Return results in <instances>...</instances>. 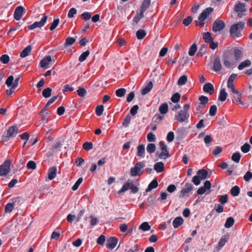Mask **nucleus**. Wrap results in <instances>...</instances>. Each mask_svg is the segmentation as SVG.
<instances>
[{
    "instance_id": "23",
    "label": "nucleus",
    "mask_w": 252,
    "mask_h": 252,
    "mask_svg": "<svg viewBox=\"0 0 252 252\" xmlns=\"http://www.w3.org/2000/svg\"><path fill=\"white\" fill-rule=\"evenodd\" d=\"M153 86V82L150 81L147 83L145 87L141 90V94L144 95L148 94L152 90Z\"/></svg>"
},
{
    "instance_id": "3",
    "label": "nucleus",
    "mask_w": 252,
    "mask_h": 252,
    "mask_svg": "<svg viewBox=\"0 0 252 252\" xmlns=\"http://www.w3.org/2000/svg\"><path fill=\"white\" fill-rule=\"evenodd\" d=\"M18 132V128L16 126L9 127L7 130L6 135L4 134L2 136V140L3 142L8 141L9 138L15 137Z\"/></svg>"
},
{
    "instance_id": "19",
    "label": "nucleus",
    "mask_w": 252,
    "mask_h": 252,
    "mask_svg": "<svg viewBox=\"0 0 252 252\" xmlns=\"http://www.w3.org/2000/svg\"><path fill=\"white\" fill-rule=\"evenodd\" d=\"M52 58L50 56H47L43 58L40 62V65L41 67L47 68V65L51 61Z\"/></svg>"
},
{
    "instance_id": "27",
    "label": "nucleus",
    "mask_w": 252,
    "mask_h": 252,
    "mask_svg": "<svg viewBox=\"0 0 252 252\" xmlns=\"http://www.w3.org/2000/svg\"><path fill=\"white\" fill-rule=\"evenodd\" d=\"M154 168L158 173H160L164 169V163L161 161L158 162L155 164Z\"/></svg>"
},
{
    "instance_id": "63",
    "label": "nucleus",
    "mask_w": 252,
    "mask_h": 252,
    "mask_svg": "<svg viewBox=\"0 0 252 252\" xmlns=\"http://www.w3.org/2000/svg\"><path fill=\"white\" fill-rule=\"evenodd\" d=\"M14 81V77L12 75H10L8 76V77L7 78L6 81H5V84L7 85V87H9L12 86L13 82Z\"/></svg>"
},
{
    "instance_id": "36",
    "label": "nucleus",
    "mask_w": 252,
    "mask_h": 252,
    "mask_svg": "<svg viewBox=\"0 0 252 252\" xmlns=\"http://www.w3.org/2000/svg\"><path fill=\"white\" fill-rule=\"evenodd\" d=\"M234 223V220L233 218L232 217H229L227 218L224 224V226L226 228H230L233 225Z\"/></svg>"
},
{
    "instance_id": "43",
    "label": "nucleus",
    "mask_w": 252,
    "mask_h": 252,
    "mask_svg": "<svg viewBox=\"0 0 252 252\" xmlns=\"http://www.w3.org/2000/svg\"><path fill=\"white\" fill-rule=\"evenodd\" d=\"M126 93V89L124 88H120L117 89L115 92L117 96L122 97L125 95Z\"/></svg>"
},
{
    "instance_id": "47",
    "label": "nucleus",
    "mask_w": 252,
    "mask_h": 252,
    "mask_svg": "<svg viewBox=\"0 0 252 252\" xmlns=\"http://www.w3.org/2000/svg\"><path fill=\"white\" fill-rule=\"evenodd\" d=\"M10 60L9 57L7 54H3L0 57V61L3 64H7Z\"/></svg>"
},
{
    "instance_id": "54",
    "label": "nucleus",
    "mask_w": 252,
    "mask_h": 252,
    "mask_svg": "<svg viewBox=\"0 0 252 252\" xmlns=\"http://www.w3.org/2000/svg\"><path fill=\"white\" fill-rule=\"evenodd\" d=\"M59 22H60L59 18L55 19L54 20L53 22L51 24V25L50 27V31L54 30L57 28L58 25H59Z\"/></svg>"
},
{
    "instance_id": "6",
    "label": "nucleus",
    "mask_w": 252,
    "mask_h": 252,
    "mask_svg": "<svg viewBox=\"0 0 252 252\" xmlns=\"http://www.w3.org/2000/svg\"><path fill=\"white\" fill-rule=\"evenodd\" d=\"M225 26L224 22L222 20L217 19L213 23L212 31L217 32L222 30Z\"/></svg>"
},
{
    "instance_id": "20",
    "label": "nucleus",
    "mask_w": 252,
    "mask_h": 252,
    "mask_svg": "<svg viewBox=\"0 0 252 252\" xmlns=\"http://www.w3.org/2000/svg\"><path fill=\"white\" fill-rule=\"evenodd\" d=\"M76 41V38L72 37H68L65 39V42L63 44V47H60V50H63V48L67 47L69 46L73 45Z\"/></svg>"
},
{
    "instance_id": "35",
    "label": "nucleus",
    "mask_w": 252,
    "mask_h": 252,
    "mask_svg": "<svg viewBox=\"0 0 252 252\" xmlns=\"http://www.w3.org/2000/svg\"><path fill=\"white\" fill-rule=\"evenodd\" d=\"M236 94V95L233 96V100H234L236 102L242 105L246 104L241 100L242 94L239 92L238 94Z\"/></svg>"
},
{
    "instance_id": "40",
    "label": "nucleus",
    "mask_w": 252,
    "mask_h": 252,
    "mask_svg": "<svg viewBox=\"0 0 252 252\" xmlns=\"http://www.w3.org/2000/svg\"><path fill=\"white\" fill-rule=\"evenodd\" d=\"M51 93L52 89L48 87L43 90L42 94L45 98H48L51 96Z\"/></svg>"
},
{
    "instance_id": "33",
    "label": "nucleus",
    "mask_w": 252,
    "mask_h": 252,
    "mask_svg": "<svg viewBox=\"0 0 252 252\" xmlns=\"http://www.w3.org/2000/svg\"><path fill=\"white\" fill-rule=\"evenodd\" d=\"M147 152L149 154H151L154 153L156 150V145L154 143L148 144L146 148Z\"/></svg>"
},
{
    "instance_id": "15",
    "label": "nucleus",
    "mask_w": 252,
    "mask_h": 252,
    "mask_svg": "<svg viewBox=\"0 0 252 252\" xmlns=\"http://www.w3.org/2000/svg\"><path fill=\"white\" fill-rule=\"evenodd\" d=\"M196 175L202 180L210 177L207 171L204 169H201L197 171Z\"/></svg>"
},
{
    "instance_id": "50",
    "label": "nucleus",
    "mask_w": 252,
    "mask_h": 252,
    "mask_svg": "<svg viewBox=\"0 0 252 252\" xmlns=\"http://www.w3.org/2000/svg\"><path fill=\"white\" fill-rule=\"evenodd\" d=\"M203 38L206 43H208L213 39L211 33L209 32H204L203 34Z\"/></svg>"
},
{
    "instance_id": "10",
    "label": "nucleus",
    "mask_w": 252,
    "mask_h": 252,
    "mask_svg": "<svg viewBox=\"0 0 252 252\" xmlns=\"http://www.w3.org/2000/svg\"><path fill=\"white\" fill-rule=\"evenodd\" d=\"M118 239L116 237H110L107 239L106 246L107 248L112 250L117 244Z\"/></svg>"
},
{
    "instance_id": "26",
    "label": "nucleus",
    "mask_w": 252,
    "mask_h": 252,
    "mask_svg": "<svg viewBox=\"0 0 252 252\" xmlns=\"http://www.w3.org/2000/svg\"><path fill=\"white\" fill-rule=\"evenodd\" d=\"M183 222V219L181 217H178L173 220L172 224L175 228H177L182 224Z\"/></svg>"
},
{
    "instance_id": "8",
    "label": "nucleus",
    "mask_w": 252,
    "mask_h": 252,
    "mask_svg": "<svg viewBox=\"0 0 252 252\" xmlns=\"http://www.w3.org/2000/svg\"><path fill=\"white\" fill-rule=\"evenodd\" d=\"M26 12L25 8L22 6H18L14 11V18L15 20L18 21L21 19L22 16Z\"/></svg>"
},
{
    "instance_id": "14",
    "label": "nucleus",
    "mask_w": 252,
    "mask_h": 252,
    "mask_svg": "<svg viewBox=\"0 0 252 252\" xmlns=\"http://www.w3.org/2000/svg\"><path fill=\"white\" fill-rule=\"evenodd\" d=\"M193 188L192 185L191 183H186L185 186V188H183L181 191V194L180 197H183L185 194L189 193Z\"/></svg>"
},
{
    "instance_id": "37",
    "label": "nucleus",
    "mask_w": 252,
    "mask_h": 252,
    "mask_svg": "<svg viewBox=\"0 0 252 252\" xmlns=\"http://www.w3.org/2000/svg\"><path fill=\"white\" fill-rule=\"evenodd\" d=\"M146 35V32L144 30H138L136 32V37L138 39H142Z\"/></svg>"
},
{
    "instance_id": "7",
    "label": "nucleus",
    "mask_w": 252,
    "mask_h": 252,
    "mask_svg": "<svg viewBox=\"0 0 252 252\" xmlns=\"http://www.w3.org/2000/svg\"><path fill=\"white\" fill-rule=\"evenodd\" d=\"M189 117V114H187L182 110H180L175 115V119L180 123H183L188 121Z\"/></svg>"
},
{
    "instance_id": "45",
    "label": "nucleus",
    "mask_w": 252,
    "mask_h": 252,
    "mask_svg": "<svg viewBox=\"0 0 252 252\" xmlns=\"http://www.w3.org/2000/svg\"><path fill=\"white\" fill-rule=\"evenodd\" d=\"M197 50V45L195 43H193L189 48V55L190 56H193L195 55Z\"/></svg>"
},
{
    "instance_id": "42",
    "label": "nucleus",
    "mask_w": 252,
    "mask_h": 252,
    "mask_svg": "<svg viewBox=\"0 0 252 252\" xmlns=\"http://www.w3.org/2000/svg\"><path fill=\"white\" fill-rule=\"evenodd\" d=\"M187 80L188 77L186 75H183L179 78L177 84L179 86H183L186 84Z\"/></svg>"
},
{
    "instance_id": "17",
    "label": "nucleus",
    "mask_w": 252,
    "mask_h": 252,
    "mask_svg": "<svg viewBox=\"0 0 252 252\" xmlns=\"http://www.w3.org/2000/svg\"><path fill=\"white\" fill-rule=\"evenodd\" d=\"M203 91L210 94H213L214 92L213 85L210 83H206L203 87Z\"/></svg>"
},
{
    "instance_id": "64",
    "label": "nucleus",
    "mask_w": 252,
    "mask_h": 252,
    "mask_svg": "<svg viewBox=\"0 0 252 252\" xmlns=\"http://www.w3.org/2000/svg\"><path fill=\"white\" fill-rule=\"evenodd\" d=\"M217 111V107L216 105L211 106L209 109V115L211 116H214L216 115Z\"/></svg>"
},
{
    "instance_id": "49",
    "label": "nucleus",
    "mask_w": 252,
    "mask_h": 252,
    "mask_svg": "<svg viewBox=\"0 0 252 252\" xmlns=\"http://www.w3.org/2000/svg\"><path fill=\"white\" fill-rule=\"evenodd\" d=\"M244 6H245V3L239 2L235 5L234 10L236 12H242V9L244 8Z\"/></svg>"
},
{
    "instance_id": "38",
    "label": "nucleus",
    "mask_w": 252,
    "mask_h": 252,
    "mask_svg": "<svg viewBox=\"0 0 252 252\" xmlns=\"http://www.w3.org/2000/svg\"><path fill=\"white\" fill-rule=\"evenodd\" d=\"M90 51L87 50V51L83 52L78 58V60L80 62H83L85 61L88 56L90 55Z\"/></svg>"
},
{
    "instance_id": "48",
    "label": "nucleus",
    "mask_w": 252,
    "mask_h": 252,
    "mask_svg": "<svg viewBox=\"0 0 252 252\" xmlns=\"http://www.w3.org/2000/svg\"><path fill=\"white\" fill-rule=\"evenodd\" d=\"M241 158V155L239 152H236L232 154L231 159L236 163H238Z\"/></svg>"
},
{
    "instance_id": "34",
    "label": "nucleus",
    "mask_w": 252,
    "mask_h": 252,
    "mask_svg": "<svg viewBox=\"0 0 252 252\" xmlns=\"http://www.w3.org/2000/svg\"><path fill=\"white\" fill-rule=\"evenodd\" d=\"M233 53L235 58L236 60H239L242 57L243 53L242 51L238 48H234Z\"/></svg>"
},
{
    "instance_id": "28",
    "label": "nucleus",
    "mask_w": 252,
    "mask_h": 252,
    "mask_svg": "<svg viewBox=\"0 0 252 252\" xmlns=\"http://www.w3.org/2000/svg\"><path fill=\"white\" fill-rule=\"evenodd\" d=\"M32 49V47L31 45H28L26 48H25L20 53V57L21 58H25L27 56H28L30 52H31V50Z\"/></svg>"
},
{
    "instance_id": "61",
    "label": "nucleus",
    "mask_w": 252,
    "mask_h": 252,
    "mask_svg": "<svg viewBox=\"0 0 252 252\" xmlns=\"http://www.w3.org/2000/svg\"><path fill=\"white\" fill-rule=\"evenodd\" d=\"M201 180L199 177L196 175L193 177L191 181L195 186H198L200 185Z\"/></svg>"
},
{
    "instance_id": "51",
    "label": "nucleus",
    "mask_w": 252,
    "mask_h": 252,
    "mask_svg": "<svg viewBox=\"0 0 252 252\" xmlns=\"http://www.w3.org/2000/svg\"><path fill=\"white\" fill-rule=\"evenodd\" d=\"M83 148L86 151H90L93 148V144L91 142H85L83 145Z\"/></svg>"
},
{
    "instance_id": "60",
    "label": "nucleus",
    "mask_w": 252,
    "mask_h": 252,
    "mask_svg": "<svg viewBox=\"0 0 252 252\" xmlns=\"http://www.w3.org/2000/svg\"><path fill=\"white\" fill-rule=\"evenodd\" d=\"M80 17L82 19H84L85 21H88L92 17L91 13L89 12H84L81 15Z\"/></svg>"
},
{
    "instance_id": "41",
    "label": "nucleus",
    "mask_w": 252,
    "mask_h": 252,
    "mask_svg": "<svg viewBox=\"0 0 252 252\" xmlns=\"http://www.w3.org/2000/svg\"><path fill=\"white\" fill-rule=\"evenodd\" d=\"M15 206V205L12 202L7 203L4 208L5 212L11 213L13 210Z\"/></svg>"
},
{
    "instance_id": "16",
    "label": "nucleus",
    "mask_w": 252,
    "mask_h": 252,
    "mask_svg": "<svg viewBox=\"0 0 252 252\" xmlns=\"http://www.w3.org/2000/svg\"><path fill=\"white\" fill-rule=\"evenodd\" d=\"M57 167L53 166L49 168L48 171V177L50 180L54 179L57 175Z\"/></svg>"
},
{
    "instance_id": "1",
    "label": "nucleus",
    "mask_w": 252,
    "mask_h": 252,
    "mask_svg": "<svg viewBox=\"0 0 252 252\" xmlns=\"http://www.w3.org/2000/svg\"><path fill=\"white\" fill-rule=\"evenodd\" d=\"M245 23L244 22H239L233 24L230 28V35L233 37H240L242 36L241 32L244 29Z\"/></svg>"
},
{
    "instance_id": "24",
    "label": "nucleus",
    "mask_w": 252,
    "mask_h": 252,
    "mask_svg": "<svg viewBox=\"0 0 252 252\" xmlns=\"http://www.w3.org/2000/svg\"><path fill=\"white\" fill-rule=\"evenodd\" d=\"M137 149V156L140 158H144L145 157V145L143 144H140L138 146Z\"/></svg>"
},
{
    "instance_id": "62",
    "label": "nucleus",
    "mask_w": 252,
    "mask_h": 252,
    "mask_svg": "<svg viewBox=\"0 0 252 252\" xmlns=\"http://www.w3.org/2000/svg\"><path fill=\"white\" fill-rule=\"evenodd\" d=\"M131 121V117L129 114H127L125 119L123 121V122L122 123L123 126H125V127L128 126V124Z\"/></svg>"
},
{
    "instance_id": "55",
    "label": "nucleus",
    "mask_w": 252,
    "mask_h": 252,
    "mask_svg": "<svg viewBox=\"0 0 252 252\" xmlns=\"http://www.w3.org/2000/svg\"><path fill=\"white\" fill-rule=\"evenodd\" d=\"M77 94L81 97H84L87 94L86 90L83 88L79 87L77 90Z\"/></svg>"
},
{
    "instance_id": "12",
    "label": "nucleus",
    "mask_w": 252,
    "mask_h": 252,
    "mask_svg": "<svg viewBox=\"0 0 252 252\" xmlns=\"http://www.w3.org/2000/svg\"><path fill=\"white\" fill-rule=\"evenodd\" d=\"M213 8L211 7L206 8L199 15V18L201 21H205L209 14L213 11Z\"/></svg>"
},
{
    "instance_id": "13",
    "label": "nucleus",
    "mask_w": 252,
    "mask_h": 252,
    "mask_svg": "<svg viewBox=\"0 0 252 252\" xmlns=\"http://www.w3.org/2000/svg\"><path fill=\"white\" fill-rule=\"evenodd\" d=\"M176 139L178 140L184 139L186 136V129L184 127H179L176 131Z\"/></svg>"
},
{
    "instance_id": "4",
    "label": "nucleus",
    "mask_w": 252,
    "mask_h": 252,
    "mask_svg": "<svg viewBox=\"0 0 252 252\" xmlns=\"http://www.w3.org/2000/svg\"><path fill=\"white\" fill-rule=\"evenodd\" d=\"M48 19V16L44 14L39 21L34 22L32 24L28 26L30 30H32L36 28H41L44 26Z\"/></svg>"
},
{
    "instance_id": "30",
    "label": "nucleus",
    "mask_w": 252,
    "mask_h": 252,
    "mask_svg": "<svg viewBox=\"0 0 252 252\" xmlns=\"http://www.w3.org/2000/svg\"><path fill=\"white\" fill-rule=\"evenodd\" d=\"M251 61L249 60H246L241 62L238 65V68L240 70H243L244 68L247 67L251 65Z\"/></svg>"
},
{
    "instance_id": "46",
    "label": "nucleus",
    "mask_w": 252,
    "mask_h": 252,
    "mask_svg": "<svg viewBox=\"0 0 252 252\" xmlns=\"http://www.w3.org/2000/svg\"><path fill=\"white\" fill-rule=\"evenodd\" d=\"M144 17V13L141 11L139 13L137 12L136 14L134 16L133 19V21L136 24H137L140 20Z\"/></svg>"
},
{
    "instance_id": "29",
    "label": "nucleus",
    "mask_w": 252,
    "mask_h": 252,
    "mask_svg": "<svg viewBox=\"0 0 252 252\" xmlns=\"http://www.w3.org/2000/svg\"><path fill=\"white\" fill-rule=\"evenodd\" d=\"M158 110L161 114H165L168 110V106L166 102H164L160 104Z\"/></svg>"
},
{
    "instance_id": "59",
    "label": "nucleus",
    "mask_w": 252,
    "mask_h": 252,
    "mask_svg": "<svg viewBox=\"0 0 252 252\" xmlns=\"http://www.w3.org/2000/svg\"><path fill=\"white\" fill-rule=\"evenodd\" d=\"M36 167V163L32 160H30L27 164V168L29 169H35Z\"/></svg>"
},
{
    "instance_id": "21",
    "label": "nucleus",
    "mask_w": 252,
    "mask_h": 252,
    "mask_svg": "<svg viewBox=\"0 0 252 252\" xmlns=\"http://www.w3.org/2000/svg\"><path fill=\"white\" fill-rule=\"evenodd\" d=\"M151 0H143L140 7V11L144 13L150 5Z\"/></svg>"
},
{
    "instance_id": "2",
    "label": "nucleus",
    "mask_w": 252,
    "mask_h": 252,
    "mask_svg": "<svg viewBox=\"0 0 252 252\" xmlns=\"http://www.w3.org/2000/svg\"><path fill=\"white\" fill-rule=\"evenodd\" d=\"M145 164L143 161L137 162L133 167L130 169V175L132 177L140 176L143 174L142 169L145 167Z\"/></svg>"
},
{
    "instance_id": "58",
    "label": "nucleus",
    "mask_w": 252,
    "mask_h": 252,
    "mask_svg": "<svg viewBox=\"0 0 252 252\" xmlns=\"http://www.w3.org/2000/svg\"><path fill=\"white\" fill-rule=\"evenodd\" d=\"M199 100L200 101V103L206 106V104L208 102L209 99L206 96L201 95L199 97Z\"/></svg>"
},
{
    "instance_id": "52",
    "label": "nucleus",
    "mask_w": 252,
    "mask_h": 252,
    "mask_svg": "<svg viewBox=\"0 0 252 252\" xmlns=\"http://www.w3.org/2000/svg\"><path fill=\"white\" fill-rule=\"evenodd\" d=\"M180 97L181 96L179 93H176L172 95L171 98V100L173 103H177L180 101Z\"/></svg>"
},
{
    "instance_id": "31",
    "label": "nucleus",
    "mask_w": 252,
    "mask_h": 252,
    "mask_svg": "<svg viewBox=\"0 0 252 252\" xmlns=\"http://www.w3.org/2000/svg\"><path fill=\"white\" fill-rule=\"evenodd\" d=\"M228 95V94L226 92L224 88L222 89L220 92L219 99L221 101H224Z\"/></svg>"
},
{
    "instance_id": "18",
    "label": "nucleus",
    "mask_w": 252,
    "mask_h": 252,
    "mask_svg": "<svg viewBox=\"0 0 252 252\" xmlns=\"http://www.w3.org/2000/svg\"><path fill=\"white\" fill-rule=\"evenodd\" d=\"M158 187V182L157 178L153 179L148 185L147 188L146 189V192H149L152 189L157 188Z\"/></svg>"
},
{
    "instance_id": "11",
    "label": "nucleus",
    "mask_w": 252,
    "mask_h": 252,
    "mask_svg": "<svg viewBox=\"0 0 252 252\" xmlns=\"http://www.w3.org/2000/svg\"><path fill=\"white\" fill-rule=\"evenodd\" d=\"M211 187V184L210 181L207 180L204 183L203 186L200 187L197 190V193L199 195H202L204 194L207 189H210Z\"/></svg>"
},
{
    "instance_id": "5",
    "label": "nucleus",
    "mask_w": 252,
    "mask_h": 252,
    "mask_svg": "<svg viewBox=\"0 0 252 252\" xmlns=\"http://www.w3.org/2000/svg\"><path fill=\"white\" fill-rule=\"evenodd\" d=\"M11 161L6 160L0 165V176H5L8 174L10 169Z\"/></svg>"
},
{
    "instance_id": "53",
    "label": "nucleus",
    "mask_w": 252,
    "mask_h": 252,
    "mask_svg": "<svg viewBox=\"0 0 252 252\" xmlns=\"http://www.w3.org/2000/svg\"><path fill=\"white\" fill-rule=\"evenodd\" d=\"M104 110V107L102 105H98L95 108V114L97 116H100L102 115Z\"/></svg>"
},
{
    "instance_id": "39",
    "label": "nucleus",
    "mask_w": 252,
    "mask_h": 252,
    "mask_svg": "<svg viewBox=\"0 0 252 252\" xmlns=\"http://www.w3.org/2000/svg\"><path fill=\"white\" fill-rule=\"evenodd\" d=\"M130 187V183L128 182H126L122 186V188L120 190L118 191V194H121L122 192H125L129 189Z\"/></svg>"
},
{
    "instance_id": "56",
    "label": "nucleus",
    "mask_w": 252,
    "mask_h": 252,
    "mask_svg": "<svg viewBox=\"0 0 252 252\" xmlns=\"http://www.w3.org/2000/svg\"><path fill=\"white\" fill-rule=\"evenodd\" d=\"M83 182V179L82 178H79L78 179V180L76 181L75 184L73 185V186L72 187V189L74 191L77 190L80 186V185Z\"/></svg>"
},
{
    "instance_id": "9",
    "label": "nucleus",
    "mask_w": 252,
    "mask_h": 252,
    "mask_svg": "<svg viewBox=\"0 0 252 252\" xmlns=\"http://www.w3.org/2000/svg\"><path fill=\"white\" fill-rule=\"evenodd\" d=\"M221 67L220 58L219 56H216L213 62V70L218 72L221 69Z\"/></svg>"
},
{
    "instance_id": "32",
    "label": "nucleus",
    "mask_w": 252,
    "mask_h": 252,
    "mask_svg": "<svg viewBox=\"0 0 252 252\" xmlns=\"http://www.w3.org/2000/svg\"><path fill=\"white\" fill-rule=\"evenodd\" d=\"M240 188L237 186L233 187L230 189V193L234 197L237 196L240 193Z\"/></svg>"
},
{
    "instance_id": "57",
    "label": "nucleus",
    "mask_w": 252,
    "mask_h": 252,
    "mask_svg": "<svg viewBox=\"0 0 252 252\" xmlns=\"http://www.w3.org/2000/svg\"><path fill=\"white\" fill-rule=\"evenodd\" d=\"M250 145L248 143H245L243 145H242L241 147V150L242 152L244 153H247L249 152L250 150Z\"/></svg>"
},
{
    "instance_id": "44",
    "label": "nucleus",
    "mask_w": 252,
    "mask_h": 252,
    "mask_svg": "<svg viewBox=\"0 0 252 252\" xmlns=\"http://www.w3.org/2000/svg\"><path fill=\"white\" fill-rule=\"evenodd\" d=\"M151 228V226L147 222H144L142 223L139 227V229L142 230L144 231H146L150 230Z\"/></svg>"
},
{
    "instance_id": "22",
    "label": "nucleus",
    "mask_w": 252,
    "mask_h": 252,
    "mask_svg": "<svg viewBox=\"0 0 252 252\" xmlns=\"http://www.w3.org/2000/svg\"><path fill=\"white\" fill-rule=\"evenodd\" d=\"M157 195L155 194H153L150 195L147 199V204L149 207H153L156 203V199Z\"/></svg>"
},
{
    "instance_id": "25",
    "label": "nucleus",
    "mask_w": 252,
    "mask_h": 252,
    "mask_svg": "<svg viewBox=\"0 0 252 252\" xmlns=\"http://www.w3.org/2000/svg\"><path fill=\"white\" fill-rule=\"evenodd\" d=\"M58 95H56L53 96L51 98H50L47 103L45 104L44 108L40 111L39 112V114L41 115L42 113H43L44 112H45L47 110V107L52 103H53L58 98Z\"/></svg>"
}]
</instances>
